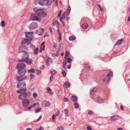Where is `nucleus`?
I'll list each match as a JSON object with an SVG mask.
<instances>
[{
    "mask_svg": "<svg viewBox=\"0 0 130 130\" xmlns=\"http://www.w3.org/2000/svg\"><path fill=\"white\" fill-rule=\"evenodd\" d=\"M23 58L17 66L16 68L18 70V72L21 75L25 74L26 71L24 69L25 67V65L22 62H25L29 64H31L32 63V60L28 58V55L27 53L24 52Z\"/></svg>",
    "mask_w": 130,
    "mask_h": 130,
    "instance_id": "f257e3e1",
    "label": "nucleus"
},
{
    "mask_svg": "<svg viewBox=\"0 0 130 130\" xmlns=\"http://www.w3.org/2000/svg\"><path fill=\"white\" fill-rule=\"evenodd\" d=\"M26 39H24L21 41L22 46L19 47V49L20 50H25L27 48V47L26 46L30 43V41L32 39V33L31 32H26Z\"/></svg>",
    "mask_w": 130,
    "mask_h": 130,
    "instance_id": "f03ea898",
    "label": "nucleus"
},
{
    "mask_svg": "<svg viewBox=\"0 0 130 130\" xmlns=\"http://www.w3.org/2000/svg\"><path fill=\"white\" fill-rule=\"evenodd\" d=\"M34 10L36 14L38 16L44 17L47 15V13L43 9H37L36 8L34 9Z\"/></svg>",
    "mask_w": 130,
    "mask_h": 130,
    "instance_id": "7ed1b4c3",
    "label": "nucleus"
},
{
    "mask_svg": "<svg viewBox=\"0 0 130 130\" xmlns=\"http://www.w3.org/2000/svg\"><path fill=\"white\" fill-rule=\"evenodd\" d=\"M26 85L25 83H23V84H21L19 82L18 83L17 86L18 88L21 86V87H24L22 89L18 90L17 91L18 93H22L24 92H25L26 90Z\"/></svg>",
    "mask_w": 130,
    "mask_h": 130,
    "instance_id": "20e7f679",
    "label": "nucleus"
},
{
    "mask_svg": "<svg viewBox=\"0 0 130 130\" xmlns=\"http://www.w3.org/2000/svg\"><path fill=\"white\" fill-rule=\"evenodd\" d=\"M54 1L55 0H53ZM52 0H42L39 2V4L42 6H49L51 4Z\"/></svg>",
    "mask_w": 130,
    "mask_h": 130,
    "instance_id": "39448f33",
    "label": "nucleus"
},
{
    "mask_svg": "<svg viewBox=\"0 0 130 130\" xmlns=\"http://www.w3.org/2000/svg\"><path fill=\"white\" fill-rule=\"evenodd\" d=\"M34 14H32L30 18V20H35L38 21H40L41 20L40 18L36 16H34Z\"/></svg>",
    "mask_w": 130,
    "mask_h": 130,
    "instance_id": "423d86ee",
    "label": "nucleus"
},
{
    "mask_svg": "<svg viewBox=\"0 0 130 130\" xmlns=\"http://www.w3.org/2000/svg\"><path fill=\"white\" fill-rule=\"evenodd\" d=\"M22 103L24 107H27L29 105V101L28 100L26 99L23 100Z\"/></svg>",
    "mask_w": 130,
    "mask_h": 130,
    "instance_id": "0eeeda50",
    "label": "nucleus"
},
{
    "mask_svg": "<svg viewBox=\"0 0 130 130\" xmlns=\"http://www.w3.org/2000/svg\"><path fill=\"white\" fill-rule=\"evenodd\" d=\"M38 27V24L37 23H32L29 25V28L30 30L36 28Z\"/></svg>",
    "mask_w": 130,
    "mask_h": 130,
    "instance_id": "6e6552de",
    "label": "nucleus"
},
{
    "mask_svg": "<svg viewBox=\"0 0 130 130\" xmlns=\"http://www.w3.org/2000/svg\"><path fill=\"white\" fill-rule=\"evenodd\" d=\"M112 75V72H110L107 76H106V78L104 80V82H107L109 80L110 78V77Z\"/></svg>",
    "mask_w": 130,
    "mask_h": 130,
    "instance_id": "1a4fd4ad",
    "label": "nucleus"
},
{
    "mask_svg": "<svg viewBox=\"0 0 130 130\" xmlns=\"http://www.w3.org/2000/svg\"><path fill=\"white\" fill-rule=\"evenodd\" d=\"M42 105L43 107H46L49 106L50 105V104L48 102L44 101L42 103Z\"/></svg>",
    "mask_w": 130,
    "mask_h": 130,
    "instance_id": "9d476101",
    "label": "nucleus"
},
{
    "mask_svg": "<svg viewBox=\"0 0 130 130\" xmlns=\"http://www.w3.org/2000/svg\"><path fill=\"white\" fill-rule=\"evenodd\" d=\"M27 78V77L25 76H18L17 77V79L18 81L23 80Z\"/></svg>",
    "mask_w": 130,
    "mask_h": 130,
    "instance_id": "9b49d317",
    "label": "nucleus"
},
{
    "mask_svg": "<svg viewBox=\"0 0 130 130\" xmlns=\"http://www.w3.org/2000/svg\"><path fill=\"white\" fill-rule=\"evenodd\" d=\"M53 25L54 26H56L58 28L59 27L60 25L57 21L56 20H54L53 21Z\"/></svg>",
    "mask_w": 130,
    "mask_h": 130,
    "instance_id": "f8f14e48",
    "label": "nucleus"
},
{
    "mask_svg": "<svg viewBox=\"0 0 130 130\" xmlns=\"http://www.w3.org/2000/svg\"><path fill=\"white\" fill-rule=\"evenodd\" d=\"M45 44V42H43L42 44L41 45L40 47V52H41L42 51L44 50L45 49V45H44Z\"/></svg>",
    "mask_w": 130,
    "mask_h": 130,
    "instance_id": "ddd939ff",
    "label": "nucleus"
},
{
    "mask_svg": "<svg viewBox=\"0 0 130 130\" xmlns=\"http://www.w3.org/2000/svg\"><path fill=\"white\" fill-rule=\"evenodd\" d=\"M31 95V93L29 92H27L26 93H24L22 94L21 96H23V98H26L27 96L29 97Z\"/></svg>",
    "mask_w": 130,
    "mask_h": 130,
    "instance_id": "4468645a",
    "label": "nucleus"
},
{
    "mask_svg": "<svg viewBox=\"0 0 130 130\" xmlns=\"http://www.w3.org/2000/svg\"><path fill=\"white\" fill-rule=\"evenodd\" d=\"M44 31V29L41 28L38 31H37V33L39 35H41L43 34Z\"/></svg>",
    "mask_w": 130,
    "mask_h": 130,
    "instance_id": "2eb2a0df",
    "label": "nucleus"
},
{
    "mask_svg": "<svg viewBox=\"0 0 130 130\" xmlns=\"http://www.w3.org/2000/svg\"><path fill=\"white\" fill-rule=\"evenodd\" d=\"M71 100L73 102H75L77 101V99L76 96L73 95L71 97Z\"/></svg>",
    "mask_w": 130,
    "mask_h": 130,
    "instance_id": "dca6fc26",
    "label": "nucleus"
},
{
    "mask_svg": "<svg viewBox=\"0 0 130 130\" xmlns=\"http://www.w3.org/2000/svg\"><path fill=\"white\" fill-rule=\"evenodd\" d=\"M119 118V117L118 116H114L111 117L110 119L112 121H114L118 119Z\"/></svg>",
    "mask_w": 130,
    "mask_h": 130,
    "instance_id": "f3484780",
    "label": "nucleus"
},
{
    "mask_svg": "<svg viewBox=\"0 0 130 130\" xmlns=\"http://www.w3.org/2000/svg\"><path fill=\"white\" fill-rule=\"evenodd\" d=\"M64 87L67 88L69 87L70 86V84L68 82H65L64 84Z\"/></svg>",
    "mask_w": 130,
    "mask_h": 130,
    "instance_id": "a211bd4d",
    "label": "nucleus"
},
{
    "mask_svg": "<svg viewBox=\"0 0 130 130\" xmlns=\"http://www.w3.org/2000/svg\"><path fill=\"white\" fill-rule=\"evenodd\" d=\"M70 7L69 6L67 10V11L66 12H65L66 15L68 16L69 15V13H70Z\"/></svg>",
    "mask_w": 130,
    "mask_h": 130,
    "instance_id": "6ab92c4d",
    "label": "nucleus"
},
{
    "mask_svg": "<svg viewBox=\"0 0 130 130\" xmlns=\"http://www.w3.org/2000/svg\"><path fill=\"white\" fill-rule=\"evenodd\" d=\"M88 24L86 23L83 24L82 26V28L84 29H86L88 27Z\"/></svg>",
    "mask_w": 130,
    "mask_h": 130,
    "instance_id": "aec40b11",
    "label": "nucleus"
},
{
    "mask_svg": "<svg viewBox=\"0 0 130 130\" xmlns=\"http://www.w3.org/2000/svg\"><path fill=\"white\" fill-rule=\"evenodd\" d=\"M75 39V36H70L69 38V39L70 41H73Z\"/></svg>",
    "mask_w": 130,
    "mask_h": 130,
    "instance_id": "412c9836",
    "label": "nucleus"
},
{
    "mask_svg": "<svg viewBox=\"0 0 130 130\" xmlns=\"http://www.w3.org/2000/svg\"><path fill=\"white\" fill-rule=\"evenodd\" d=\"M51 73L53 75H54L56 73V71L55 70L52 69L51 70Z\"/></svg>",
    "mask_w": 130,
    "mask_h": 130,
    "instance_id": "4be33fe9",
    "label": "nucleus"
},
{
    "mask_svg": "<svg viewBox=\"0 0 130 130\" xmlns=\"http://www.w3.org/2000/svg\"><path fill=\"white\" fill-rule=\"evenodd\" d=\"M28 72L30 73H34L35 72V70L34 69H32L30 70H28Z\"/></svg>",
    "mask_w": 130,
    "mask_h": 130,
    "instance_id": "5701e85b",
    "label": "nucleus"
},
{
    "mask_svg": "<svg viewBox=\"0 0 130 130\" xmlns=\"http://www.w3.org/2000/svg\"><path fill=\"white\" fill-rule=\"evenodd\" d=\"M123 41V39H121L120 40H119L118 41L117 43L116 44H121L122 42Z\"/></svg>",
    "mask_w": 130,
    "mask_h": 130,
    "instance_id": "b1692460",
    "label": "nucleus"
},
{
    "mask_svg": "<svg viewBox=\"0 0 130 130\" xmlns=\"http://www.w3.org/2000/svg\"><path fill=\"white\" fill-rule=\"evenodd\" d=\"M66 15V14H65V13L64 12L62 16L61 17L60 19V21H61L62 20L64 19L65 18V15Z\"/></svg>",
    "mask_w": 130,
    "mask_h": 130,
    "instance_id": "393cba45",
    "label": "nucleus"
},
{
    "mask_svg": "<svg viewBox=\"0 0 130 130\" xmlns=\"http://www.w3.org/2000/svg\"><path fill=\"white\" fill-rule=\"evenodd\" d=\"M66 54L65 56V59H66L69 56V52H67V51H66Z\"/></svg>",
    "mask_w": 130,
    "mask_h": 130,
    "instance_id": "a878e982",
    "label": "nucleus"
},
{
    "mask_svg": "<svg viewBox=\"0 0 130 130\" xmlns=\"http://www.w3.org/2000/svg\"><path fill=\"white\" fill-rule=\"evenodd\" d=\"M52 55L54 57H55V56H58L59 55L58 52L56 53L53 54H52Z\"/></svg>",
    "mask_w": 130,
    "mask_h": 130,
    "instance_id": "bb28decb",
    "label": "nucleus"
},
{
    "mask_svg": "<svg viewBox=\"0 0 130 130\" xmlns=\"http://www.w3.org/2000/svg\"><path fill=\"white\" fill-rule=\"evenodd\" d=\"M39 48H36L34 50V53L35 54H36L38 53L39 51Z\"/></svg>",
    "mask_w": 130,
    "mask_h": 130,
    "instance_id": "cd10ccee",
    "label": "nucleus"
},
{
    "mask_svg": "<svg viewBox=\"0 0 130 130\" xmlns=\"http://www.w3.org/2000/svg\"><path fill=\"white\" fill-rule=\"evenodd\" d=\"M39 104L38 103H37L35 104H34L33 105V107H36V106H37V107H39Z\"/></svg>",
    "mask_w": 130,
    "mask_h": 130,
    "instance_id": "c85d7f7f",
    "label": "nucleus"
},
{
    "mask_svg": "<svg viewBox=\"0 0 130 130\" xmlns=\"http://www.w3.org/2000/svg\"><path fill=\"white\" fill-rule=\"evenodd\" d=\"M64 112L66 116H68V109H65L64 110Z\"/></svg>",
    "mask_w": 130,
    "mask_h": 130,
    "instance_id": "c756f323",
    "label": "nucleus"
},
{
    "mask_svg": "<svg viewBox=\"0 0 130 130\" xmlns=\"http://www.w3.org/2000/svg\"><path fill=\"white\" fill-rule=\"evenodd\" d=\"M32 95L34 98H36L38 94L37 93L34 92L32 94Z\"/></svg>",
    "mask_w": 130,
    "mask_h": 130,
    "instance_id": "7c9ffc66",
    "label": "nucleus"
},
{
    "mask_svg": "<svg viewBox=\"0 0 130 130\" xmlns=\"http://www.w3.org/2000/svg\"><path fill=\"white\" fill-rule=\"evenodd\" d=\"M41 109V108H37L36 109L35 111L36 113H37L40 111Z\"/></svg>",
    "mask_w": 130,
    "mask_h": 130,
    "instance_id": "2f4dec72",
    "label": "nucleus"
},
{
    "mask_svg": "<svg viewBox=\"0 0 130 130\" xmlns=\"http://www.w3.org/2000/svg\"><path fill=\"white\" fill-rule=\"evenodd\" d=\"M21 94V95H20L19 96V99H21V100H22L23 99L25 98H23V96L22 95V96H21L22 94Z\"/></svg>",
    "mask_w": 130,
    "mask_h": 130,
    "instance_id": "473e14b6",
    "label": "nucleus"
},
{
    "mask_svg": "<svg viewBox=\"0 0 130 130\" xmlns=\"http://www.w3.org/2000/svg\"><path fill=\"white\" fill-rule=\"evenodd\" d=\"M74 107L75 108H78L79 107V105L77 103H76L74 104Z\"/></svg>",
    "mask_w": 130,
    "mask_h": 130,
    "instance_id": "72a5a7b5",
    "label": "nucleus"
},
{
    "mask_svg": "<svg viewBox=\"0 0 130 130\" xmlns=\"http://www.w3.org/2000/svg\"><path fill=\"white\" fill-rule=\"evenodd\" d=\"M47 90L48 91V93H50L51 91V89L49 87H48L47 88Z\"/></svg>",
    "mask_w": 130,
    "mask_h": 130,
    "instance_id": "f704fd0d",
    "label": "nucleus"
},
{
    "mask_svg": "<svg viewBox=\"0 0 130 130\" xmlns=\"http://www.w3.org/2000/svg\"><path fill=\"white\" fill-rule=\"evenodd\" d=\"M57 129L59 130H63L64 129L63 127L62 126L59 127H58Z\"/></svg>",
    "mask_w": 130,
    "mask_h": 130,
    "instance_id": "c9c22d12",
    "label": "nucleus"
},
{
    "mask_svg": "<svg viewBox=\"0 0 130 130\" xmlns=\"http://www.w3.org/2000/svg\"><path fill=\"white\" fill-rule=\"evenodd\" d=\"M67 61L68 62H70L71 61V59L70 58H68L67 59Z\"/></svg>",
    "mask_w": 130,
    "mask_h": 130,
    "instance_id": "e433bc0d",
    "label": "nucleus"
},
{
    "mask_svg": "<svg viewBox=\"0 0 130 130\" xmlns=\"http://www.w3.org/2000/svg\"><path fill=\"white\" fill-rule=\"evenodd\" d=\"M34 75L32 74H31L30 75V78L31 79H32L34 77Z\"/></svg>",
    "mask_w": 130,
    "mask_h": 130,
    "instance_id": "4c0bfd02",
    "label": "nucleus"
},
{
    "mask_svg": "<svg viewBox=\"0 0 130 130\" xmlns=\"http://www.w3.org/2000/svg\"><path fill=\"white\" fill-rule=\"evenodd\" d=\"M62 10H60L59 11V13H58V17H59L60 16V15H61V13L62 12Z\"/></svg>",
    "mask_w": 130,
    "mask_h": 130,
    "instance_id": "58836bf2",
    "label": "nucleus"
},
{
    "mask_svg": "<svg viewBox=\"0 0 130 130\" xmlns=\"http://www.w3.org/2000/svg\"><path fill=\"white\" fill-rule=\"evenodd\" d=\"M62 73L63 74V75L64 76H65L66 75V74L65 72L64 71H63L62 72Z\"/></svg>",
    "mask_w": 130,
    "mask_h": 130,
    "instance_id": "ea45409f",
    "label": "nucleus"
},
{
    "mask_svg": "<svg viewBox=\"0 0 130 130\" xmlns=\"http://www.w3.org/2000/svg\"><path fill=\"white\" fill-rule=\"evenodd\" d=\"M60 21L61 22L63 26H64L65 25V24L64 22V21H63L62 20L61 21Z\"/></svg>",
    "mask_w": 130,
    "mask_h": 130,
    "instance_id": "a19ab883",
    "label": "nucleus"
},
{
    "mask_svg": "<svg viewBox=\"0 0 130 130\" xmlns=\"http://www.w3.org/2000/svg\"><path fill=\"white\" fill-rule=\"evenodd\" d=\"M49 30H50V31L51 32V34H53V29H52V28L51 27H50L49 28Z\"/></svg>",
    "mask_w": 130,
    "mask_h": 130,
    "instance_id": "79ce46f5",
    "label": "nucleus"
},
{
    "mask_svg": "<svg viewBox=\"0 0 130 130\" xmlns=\"http://www.w3.org/2000/svg\"><path fill=\"white\" fill-rule=\"evenodd\" d=\"M5 25V22L4 21H2V26H4Z\"/></svg>",
    "mask_w": 130,
    "mask_h": 130,
    "instance_id": "37998d69",
    "label": "nucleus"
},
{
    "mask_svg": "<svg viewBox=\"0 0 130 130\" xmlns=\"http://www.w3.org/2000/svg\"><path fill=\"white\" fill-rule=\"evenodd\" d=\"M98 6L100 8V10L102 11H103V9H102L101 7L100 6V5H98Z\"/></svg>",
    "mask_w": 130,
    "mask_h": 130,
    "instance_id": "c03bdc74",
    "label": "nucleus"
},
{
    "mask_svg": "<svg viewBox=\"0 0 130 130\" xmlns=\"http://www.w3.org/2000/svg\"><path fill=\"white\" fill-rule=\"evenodd\" d=\"M64 100L65 102H67L68 101V99L66 97H64Z\"/></svg>",
    "mask_w": 130,
    "mask_h": 130,
    "instance_id": "a18cd8bd",
    "label": "nucleus"
},
{
    "mask_svg": "<svg viewBox=\"0 0 130 130\" xmlns=\"http://www.w3.org/2000/svg\"><path fill=\"white\" fill-rule=\"evenodd\" d=\"M33 107V105L30 106L28 108V109H31Z\"/></svg>",
    "mask_w": 130,
    "mask_h": 130,
    "instance_id": "49530a36",
    "label": "nucleus"
},
{
    "mask_svg": "<svg viewBox=\"0 0 130 130\" xmlns=\"http://www.w3.org/2000/svg\"><path fill=\"white\" fill-rule=\"evenodd\" d=\"M36 130H43V129L42 127H40L39 129H37Z\"/></svg>",
    "mask_w": 130,
    "mask_h": 130,
    "instance_id": "de8ad7c7",
    "label": "nucleus"
},
{
    "mask_svg": "<svg viewBox=\"0 0 130 130\" xmlns=\"http://www.w3.org/2000/svg\"><path fill=\"white\" fill-rule=\"evenodd\" d=\"M92 113V112L91 111H89L88 112V114L89 115H91Z\"/></svg>",
    "mask_w": 130,
    "mask_h": 130,
    "instance_id": "09e8293b",
    "label": "nucleus"
},
{
    "mask_svg": "<svg viewBox=\"0 0 130 130\" xmlns=\"http://www.w3.org/2000/svg\"><path fill=\"white\" fill-rule=\"evenodd\" d=\"M57 44L55 43H54V44L53 45V47L54 48H56L57 47Z\"/></svg>",
    "mask_w": 130,
    "mask_h": 130,
    "instance_id": "8fccbe9b",
    "label": "nucleus"
},
{
    "mask_svg": "<svg viewBox=\"0 0 130 130\" xmlns=\"http://www.w3.org/2000/svg\"><path fill=\"white\" fill-rule=\"evenodd\" d=\"M53 79V76H50V81L51 82V81H52V80Z\"/></svg>",
    "mask_w": 130,
    "mask_h": 130,
    "instance_id": "3c124183",
    "label": "nucleus"
},
{
    "mask_svg": "<svg viewBox=\"0 0 130 130\" xmlns=\"http://www.w3.org/2000/svg\"><path fill=\"white\" fill-rule=\"evenodd\" d=\"M61 36L60 34V36L59 37V41H60L61 40Z\"/></svg>",
    "mask_w": 130,
    "mask_h": 130,
    "instance_id": "603ef678",
    "label": "nucleus"
},
{
    "mask_svg": "<svg viewBox=\"0 0 130 130\" xmlns=\"http://www.w3.org/2000/svg\"><path fill=\"white\" fill-rule=\"evenodd\" d=\"M59 110H58L57 111L56 113V115H58L59 113Z\"/></svg>",
    "mask_w": 130,
    "mask_h": 130,
    "instance_id": "864d4df0",
    "label": "nucleus"
},
{
    "mask_svg": "<svg viewBox=\"0 0 130 130\" xmlns=\"http://www.w3.org/2000/svg\"><path fill=\"white\" fill-rule=\"evenodd\" d=\"M87 128L88 130H91V128L89 126Z\"/></svg>",
    "mask_w": 130,
    "mask_h": 130,
    "instance_id": "5fc2aeb1",
    "label": "nucleus"
},
{
    "mask_svg": "<svg viewBox=\"0 0 130 130\" xmlns=\"http://www.w3.org/2000/svg\"><path fill=\"white\" fill-rule=\"evenodd\" d=\"M66 19L67 20H68L70 19V18L69 17H67L66 18Z\"/></svg>",
    "mask_w": 130,
    "mask_h": 130,
    "instance_id": "6e6d98bb",
    "label": "nucleus"
},
{
    "mask_svg": "<svg viewBox=\"0 0 130 130\" xmlns=\"http://www.w3.org/2000/svg\"><path fill=\"white\" fill-rule=\"evenodd\" d=\"M96 89L95 88H94L93 89L92 91V92L94 91H96Z\"/></svg>",
    "mask_w": 130,
    "mask_h": 130,
    "instance_id": "4d7b16f0",
    "label": "nucleus"
},
{
    "mask_svg": "<svg viewBox=\"0 0 130 130\" xmlns=\"http://www.w3.org/2000/svg\"><path fill=\"white\" fill-rule=\"evenodd\" d=\"M120 108H121V109L122 110H123V107L122 106V105H121V106H120Z\"/></svg>",
    "mask_w": 130,
    "mask_h": 130,
    "instance_id": "13d9d810",
    "label": "nucleus"
},
{
    "mask_svg": "<svg viewBox=\"0 0 130 130\" xmlns=\"http://www.w3.org/2000/svg\"><path fill=\"white\" fill-rule=\"evenodd\" d=\"M54 117H55V115H53L52 117V120H53L54 119Z\"/></svg>",
    "mask_w": 130,
    "mask_h": 130,
    "instance_id": "bf43d9fd",
    "label": "nucleus"
},
{
    "mask_svg": "<svg viewBox=\"0 0 130 130\" xmlns=\"http://www.w3.org/2000/svg\"><path fill=\"white\" fill-rule=\"evenodd\" d=\"M117 130H123L121 128H118Z\"/></svg>",
    "mask_w": 130,
    "mask_h": 130,
    "instance_id": "052dcab7",
    "label": "nucleus"
},
{
    "mask_svg": "<svg viewBox=\"0 0 130 130\" xmlns=\"http://www.w3.org/2000/svg\"><path fill=\"white\" fill-rule=\"evenodd\" d=\"M26 130H32V129L30 128H27Z\"/></svg>",
    "mask_w": 130,
    "mask_h": 130,
    "instance_id": "680f3d73",
    "label": "nucleus"
},
{
    "mask_svg": "<svg viewBox=\"0 0 130 130\" xmlns=\"http://www.w3.org/2000/svg\"><path fill=\"white\" fill-rule=\"evenodd\" d=\"M41 118V116H40L39 118L38 119V120H37V121H39V120H40Z\"/></svg>",
    "mask_w": 130,
    "mask_h": 130,
    "instance_id": "e2e57ef3",
    "label": "nucleus"
},
{
    "mask_svg": "<svg viewBox=\"0 0 130 130\" xmlns=\"http://www.w3.org/2000/svg\"><path fill=\"white\" fill-rule=\"evenodd\" d=\"M128 20L129 21H130V16L128 18Z\"/></svg>",
    "mask_w": 130,
    "mask_h": 130,
    "instance_id": "0e129e2a",
    "label": "nucleus"
},
{
    "mask_svg": "<svg viewBox=\"0 0 130 130\" xmlns=\"http://www.w3.org/2000/svg\"><path fill=\"white\" fill-rule=\"evenodd\" d=\"M38 74H40L41 73V71L40 70H38Z\"/></svg>",
    "mask_w": 130,
    "mask_h": 130,
    "instance_id": "69168bd1",
    "label": "nucleus"
},
{
    "mask_svg": "<svg viewBox=\"0 0 130 130\" xmlns=\"http://www.w3.org/2000/svg\"><path fill=\"white\" fill-rule=\"evenodd\" d=\"M64 54L63 53H62L61 54V56H63Z\"/></svg>",
    "mask_w": 130,
    "mask_h": 130,
    "instance_id": "338daca9",
    "label": "nucleus"
},
{
    "mask_svg": "<svg viewBox=\"0 0 130 130\" xmlns=\"http://www.w3.org/2000/svg\"><path fill=\"white\" fill-rule=\"evenodd\" d=\"M57 3H58V2H57V0H56V4L57 5Z\"/></svg>",
    "mask_w": 130,
    "mask_h": 130,
    "instance_id": "774afa93",
    "label": "nucleus"
}]
</instances>
